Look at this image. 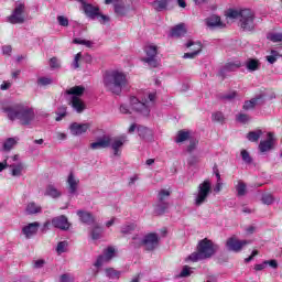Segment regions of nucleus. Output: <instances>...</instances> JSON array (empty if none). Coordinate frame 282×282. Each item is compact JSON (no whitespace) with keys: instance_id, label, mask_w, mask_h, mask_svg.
I'll list each match as a JSON object with an SVG mask.
<instances>
[{"instance_id":"1","label":"nucleus","mask_w":282,"mask_h":282,"mask_svg":"<svg viewBox=\"0 0 282 282\" xmlns=\"http://www.w3.org/2000/svg\"><path fill=\"white\" fill-rule=\"evenodd\" d=\"M127 85V75L119 70H107L104 74V87L107 91L120 96L122 94V88Z\"/></svg>"},{"instance_id":"2","label":"nucleus","mask_w":282,"mask_h":282,"mask_svg":"<svg viewBox=\"0 0 282 282\" xmlns=\"http://www.w3.org/2000/svg\"><path fill=\"white\" fill-rule=\"evenodd\" d=\"M217 252V245L208 238L202 239L196 247V251L188 256V261H204L210 259Z\"/></svg>"},{"instance_id":"3","label":"nucleus","mask_w":282,"mask_h":282,"mask_svg":"<svg viewBox=\"0 0 282 282\" xmlns=\"http://www.w3.org/2000/svg\"><path fill=\"white\" fill-rule=\"evenodd\" d=\"M226 17L229 19H239V25L243 32H252L254 30V12L250 9H229Z\"/></svg>"},{"instance_id":"4","label":"nucleus","mask_w":282,"mask_h":282,"mask_svg":"<svg viewBox=\"0 0 282 282\" xmlns=\"http://www.w3.org/2000/svg\"><path fill=\"white\" fill-rule=\"evenodd\" d=\"M3 113H7L9 120H20L21 124H30L34 120V109L32 108H2Z\"/></svg>"},{"instance_id":"5","label":"nucleus","mask_w":282,"mask_h":282,"mask_svg":"<svg viewBox=\"0 0 282 282\" xmlns=\"http://www.w3.org/2000/svg\"><path fill=\"white\" fill-rule=\"evenodd\" d=\"M210 193H213V185L210 184L209 180H205L197 187V195L194 199L195 206H202L203 204H206Z\"/></svg>"},{"instance_id":"6","label":"nucleus","mask_w":282,"mask_h":282,"mask_svg":"<svg viewBox=\"0 0 282 282\" xmlns=\"http://www.w3.org/2000/svg\"><path fill=\"white\" fill-rule=\"evenodd\" d=\"M137 248H144L147 252H153L160 246V236L155 232L145 235L140 242H134Z\"/></svg>"},{"instance_id":"7","label":"nucleus","mask_w":282,"mask_h":282,"mask_svg":"<svg viewBox=\"0 0 282 282\" xmlns=\"http://www.w3.org/2000/svg\"><path fill=\"white\" fill-rule=\"evenodd\" d=\"M7 21L12 25L25 23V3L17 4L12 13L7 18Z\"/></svg>"},{"instance_id":"8","label":"nucleus","mask_w":282,"mask_h":282,"mask_svg":"<svg viewBox=\"0 0 282 282\" xmlns=\"http://www.w3.org/2000/svg\"><path fill=\"white\" fill-rule=\"evenodd\" d=\"M85 94V87L84 86H74L68 89H66L65 95L72 96L70 97V105L72 107H85L83 104V100H80V96Z\"/></svg>"},{"instance_id":"9","label":"nucleus","mask_w":282,"mask_h":282,"mask_svg":"<svg viewBox=\"0 0 282 282\" xmlns=\"http://www.w3.org/2000/svg\"><path fill=\"white\" fill-rule=\"evenodd\" d=\"M144 52L147 57H143L142 62L148 63L150 67H158V59H155V56H158V45H145Z\"/></svg>"},{"instance_id":"10","label":"nucleus","mask_w":282,"mask_h":282,"mask_svg":"<svg viewBox=\"0 0 282 282\" xmlns=\"http://www.w3.org/2000/svg\"><path fill=\"white\" fill-rule=\"evenodd\" d=\"M250 243V240H239L237 239V236H232L226 241V246L231 252H241V250H243V246H248Z\"/></svg>"},{"instance_id":"11","label":"nucleus","mask_w":282,"mask_h":282,"mask_svg":"<svg viewBox=\"0 0 282 282\" xmlns=\"http://www.w3.org/2000/svg\"><path fill=\"white\" fill-rule=\"evenodd\" d=\"M120 113L123 115H129L131 116V113H137V116H141L142 118H149L150 113H151V109L149 107H120L119 108Z\"/></svg>"},{"instance_id":"12","label":"nucleus","mask_w":282,"mask_h":282,"mask_svg":"<svg viewBox=\"0 0 282 282\" xmlns=\"http://www.w3.org/2000/svg\"><path fill=\"white\" fill-rule=\"evenodd\" d=\"M82 8L84 11V14L91 21H95L96 17L100 12V7H96V6H94L91 3H87L85 1L82 2Z\"/></svg>"},{"instance_id":"13","label":"nucleus","mask_w":282,"mask_h":282,"mask_svg":"<svg viewBox=\"0 0 282 282\" xmlns=\"http://www.w3.org/2000/svg\"><path fill=\"white\" fill-rule=\"evenodd\" d=\"M90 128H91V124L89 123L73 122L69 126V131L72 135H83V133H87V131H89Z\"/></svg>"},{"instance_id":"14","label":"nucleus","mask_w":282,"mask_h":282,"mask_svg":"<svg viewBox=\"0 0 282 282\" xmlns=\"http://www.w3.org/2000/svg\"><path fill=\"white\" fill-rule=\"evenodd\" d=\"M39 228H41L39 221L30 223L22 228V235H24L25 239H32L39 232Z\"/></svg>"},{"instance_id":"15","label":"nucleus","mask_w":282,"mask_h":282,"mask_svg":"<svg viewBox=\"0 0 282 282\" xmlns=\"http://www.w3.org/2000/svg\"><path fill=\"white\" fill-rule=\"evenodd\" d=\"M52 226L59 230H69V226H72V224H69V220L65 215H61L52 219Z\"/></svg>"},{"instance_id":"16","label":"nucleus","mask_w":282,"mask_h":282,"mask_svg":"<svg viewBox=\"0 0 282 282\" xmlns=\"http://www.w3.org/2000/svg\"><path fill=\"white\" fill-rule=\"evenodd\" d=\"M77 216L79 217V221H82V224H86V226L96 224V217L91 212L79 209L77 210Z\"/></svg>"},{"instance_id":"17","label":"nucleus","mask_w":282,"mask_h":282,"mask_svg":"<svg viewBox=\"0 0 282 282\" xmlns=\"http://www.w3.org/2000/svg\"><path fill=\"white\" fill-rule=\"evenodd\" d=\"M274 147V134L272 132L268 133V139L260 141L259 151L260 153H267V151H272Z\"/></svg>"},{"instance_id":"18","label":"nucleus","mask_w":282,"mask_h":282,"mask_svg":"<svg viewBox=\"0 0 282 282\" xmlns=\"http://www.w3.org/2000/svg\"><path fill=\"white\" fill-rule=\"evenodd\" d=\"M124 142H127V135H121L119 138H115L111 143V149L113 151V155L120 156L122 154V147H124Z\"/></svg>"},{"instance_id":"19","label":"nucleus","mask_w":282,"mask_h":282,"mask_svg":"<svg viewBox=\"0 0 282 282\" xmlns=\"http://www.w3.org/2000/svg\"><path fill=\"white\" fill-rule=\"evenodd\" d=\"M193 45L195 46V51L185 53L183 58H195L202 52V42L189 41L186 43V47H193Z\"/></svg>"},{"instance_id":"20","label":"nucleus","mask_w":282,"mask_h":282,"mask_svg":"<svg viewBox=\"0 0 282 282\" xmlns=\"http://www.w3.org/2000/svg\"><path fill=\"white\" fill-rule=\"evenodd\" d=\"M111 147V138L104 137L102 139H99L97 142L90 143V149L93 151H97V149H109Z\"/></svg>"},{"instance_id":"21","label":"nucleus","mask_w":282,"mask_h":282,"mask_svg":"<svg viewBox=\"0 0 282 282\" xmlns=\"http://www.w3.org/2000/svg\"><path fill=\"white\" fill-rule=\"evenodd\" d=\"M207 28L214 30V28H225L224 22H221V18L219 15H210L206 20Z\"/></svg>"},{"instance_id":"22","label":"nucleus","mask_w":282,"mask_h":282,"mask_svg":"<svg viewBox=\"0 0 282 282\" xmlns=\"http://www.w3.org/2000/svg\"><path fill=\"white\" fill-rule=\"evenodd\" d=\"M186 24L178 23L174 28H172L170 35L180 39V36H186Z\"/></svg>"},{"instance_id":"23","label":"nucleus","mask_w":282,"mask_h":282,"mask_svg":"<svg viewBox=\"0 0 282 282\" xmlns=\"http://www.w3.org/2000/svg\"><path fill=\"white\" fill-rule=\"evenodd\" d=\"M80 183V180L76 178L74 176V173H70L67 178V184H68V192L70 195H74L76 191H78V184Z\"/></svg>"},{"instance_id":"24","label":"nucleus","mask_w":282,"mask_h":282,"mask_svg":"<svg viewBox=\"0 0 282 282\" xmlns=\"http://www.w3.org/2000/svg\"><path fill=\"white\" fill-rule=\"evenodd\" d=\"M169 210V202L158 200L154 205L155 215H164Z\"/></svg>"},{"instance_id":"25","label":"nucleus","mask_w":282,"mask_h":282,"mask_svg":"<svg viewBox=\"0 0 282 282\" xmlns=\"http://www.w3.org/2000/svg\"><path fill=\"white\" fill-rule=\"evenodd\" d=\"M246 67L248 72H257L261 67V62H259L257 58H249L247 61Z\"/></svg>"},{"instance_id":"26","label":"nucleus","mask_w":282,"mask_h":282,"mask_svg":"<svg viewBox=\"0 0 282 282\" xmlns=\"http://www.w3.org/2000/svg\"><path fill=\"white\" fill-rule=\"evenodd\" d=\"M105 230L102 229V226L100 225H95L90 231V237L94 241H98L102 237V232Z\"/></svg>"},{"instance_id":"27","label":"nucleus","mask_w":282,"mask_h":282,"mask_svg":"<svg viewBox=\"0 0 282 282\" xmlns=\"http://www.w3.org/2000/svg\"><path fill=\"white\" fill-rule=\"evenodd\" d=\"M171 0H155L152 6L156 12H162V10H166L169 8V2Z\"/></svg>"},{"instance_id":"28","label":"nucleus","mask_w":282,"mask_h":282,"mask_svg":"<svg viewBox=\"0 0 282 282\" xmlns=\"http://www.w3.org/2000/svg\"><path fill=\"white\" fill-rule=\"evenodd\" d=\"M189 139H191V132L189 131L180 130L177 132L176 138H175V142H176V144H180L182 142H186V140H189Z\"/></svg>"},{"instance_id":"29","label":"nucleus","mask_w":282,"mask_h":282,"mask_svg":"<svg viewBox=\"0 0 282 282\" xmlns=\"http://www.w3.org/2000/svg\"><path fill=\"white\" fill-rule=\"evenodd\" d=\"M138 228V225L135 223H130L127 225L121 226V235H131L133 230Z\"/></svg>"},{"instance_id":"30","label":"nucleus","mask_w":282,"mask_h":282,"mask_svg":"<svg viewBox=\"0 0 282 282\" xmlns=\"http://www.w3.org/2000/svg\"><path fill=\"white\" fill-rule=\"evenodd\" d=\"M261 135H263V131L261 130L250 131L247 134V139L249 140V142H259V138H261Z\"/></svg>"},{"instance_id":"31","label":"nucleus","mask_w":282,"mask_h":282,"mask_svg":"<svg viewBox=\"0 0 282 282\" xmlns=\"http://www.w3.org/2000/svg\"><path fill=\"white\" fill-rule=\"evenodd\" d=\"M10 169H12L11 175L13 177H19V176H21V173L23 172V164L22 163L12 164V165H10Z\"/></svg>"},{"instance_id":"32","label":"nucleus","mask_w":282,"mask_h":282,"mask_svg":"<svg viewBox=\"0 0 282 282\" xmlns=\"http://www.w3.org/2000/svg\"><path fill=\"white\" fill-rule=\"evenodd\" d=\"M236 191L238 197H243L247 193V185L243 183V181H239L238 184L236 185Z\"/></svg>"},{"instance_id":"33","label":"nucleus","mask_w":282,"mask_h":282,"mask_svg":"<svg viewBox=\"0 0 282 282\" xmlns=\"http://www.w3.org/2000/svg\"><path fill=\"white\" fill-rule=\"evenodd\" d=\"M26 213H29V215H36V213H41V206L36 205V203H29Z\"/></svg>"},{"instance_id":"34","label":"nucleus","mask_w":282,"mask_h":282,"mask_svg":"<svg viewBox=\"0 0 282 282\" xmlns=\"http://www.w3.org/2000/svg\"><path fill=\"white\" fill-rule=\"evenodd\" d=\"M262 204H264L265 206H272V204H274V195L270 194V193H265L262 195Z\"/></svg>"},{"instance_id":"35","label":"nucleus","mask_w":282,"mask_h":282,"mask_svg":"<svg viewBox=\"0 0 282 282\" xmlns=\"http://www.w3.org/2000/svg\"><path fill=\"white\" fill-rule=\"evenodd\" d=\"M115 254H116V249L113 247H108L104 251V259H106V261H111L113 259Z\"/></svg>"},{"instance_id":"36","label":"nucleus","mask_w":282,"mask_h":282,"mask_svg":"<svg viewBox=\"0 0 282 282\" xmlns=\"http://www.w3.org/2000/svg\"><path fill=\"white\" fill-rule=\"evenodd\" d=\"M46 195H48L50 197H61V192H58V189H56L54 185H48L46 187Z\"/></svg>"},{"instance_id":"37","label":"nucleus","mask_w":282,"mask_h":282,"mask_svg":"<svg viewBox=\"0 0 282 282\" xmlns=\"http://www.w3.org/2000/svg\"><path fill=\"white\" fill-rule=\"evenodd\" d=\"M106 275L109 279H120V271H118L113 268H108V269H106Z\"/></svg>"},{"instance_id":"38","label":"nucleus","mask_w":282,"mask_h":282,"mask_svg":"<svg viewBox=\"0 0 282 282\" xmlns=\"http://www.w3.org/2000/svg\"><path fill=\"white\" fill-rule=\"evenodd\" d=\"M15 144H17V140H14V138H9L4 141L3 149L4 151H12Z\"/></svg>"},{"instance_id":"39","label":"nucleus","mask_w":282,"mask_h":282,"mask_svg":"<svg viewBox=\"0 0 282 282\" xmlns=\"http://www.w3.org/2000/svg\"><path fill=\"white\" fill-rule=\"evenodd\" d=\"M137 131L139 133V137L142 138V140H144V138H147V135L151 133V130L144 126H138Z\"/></svg>"},{"instance_id":"40","label":"nucleus","mask_w":282,"mask_h":282,"mask_svg":"<svg viewBox=\"0 0 282 282\" xmlns=\"http://www.w3.org/2000/svg\"><path fill=\"white\" fill-rule=\"evenodd\" d=\"M171 197V191L161 189L158 194V202H166V198Z\"/></svg>"},{"instance_id":"41","label":"nucleus","mask_w":282,"mask_h":282,"mask_svg":"<svg viewBox=\"0 0 282 282\" xmlns=\"http://www.w3.org/2000/svg\"><path fill=\"white\" fill-rule=\"evenodd\" d=\"M239 67H241V62H230L225 65V72H235V69H239Z\"/></svg>"},{"instance_id":"42","label":"nucleus","mask_w":282,"mask_h":282,"mask_svg":"<svg viewBox=\"0 0 282 282\" xmlns=\"http://www.w3.org/2000/svg\"><path fill=\"white\" fill-rule=\"evenodd\" d=\"M73 43H74L75 45H85L86 47H91V45H93L91 41H89V40H83V39H80V37H75V39L73 40Z\"/></svg>"},{"instance_id":"43","label":"nucleus","mask_w":282,"mask_h":282,"mask_svg":"<svg viewBox=\"0 0 282 282\" xmlns=\"http://www.w3.org/2000/svg\"><path fill=\"white\" fill-rule=\"evenodd\" d=\"M236 120L241 124H247V122H250V116H248L247 113H239L236 116Z\"/></svg>"},{"instance_id":"44","label":"nucleus","mask_w":282,"mask_h":282,"mask_svg":"<svg viewBox=\"0 0 282 282\" xmlns=\"http://www.w3.org/2000/svg\"><path fill=\"white\" fill-rule=\"evenodd\" d=\"M80 58H83V53H77L74 57V61L72 63V67L74 69H79L80 68Z\"/></svg>"},{"instance_id":"45","label":"nucleus","mask_w":282,"mask_h":282,"mask_svg":"<svg viewBox=\"0 0 282 282\" xmlns=\"http://www.w3.org/2000/svg\"><path fill=\"white\" fill-rule=\"evenodd\" d=\"M279 58V52L276 51H271V55L267 56V61L268 63H270V65H274V63H276Z\"/></svg>"},{"instance_id":"46","label":"nucleus","mask_w":282,"mask_h":282,"mask_svg":"<svg viewBox=\"0 0 282 282\" xmlns=\"http://www.w3.org/2000/svg\"><path fill=\"white\" fill-rule=\"evenodd\" d=\"M212 120L214 122H219L220 124H223V122H225L226 117H224V113L221 112H215L214 115H212Z\"/></svg>"},{"instance_id":"47","label":"nucleus","mask_w":282,"mask_h":282,"mask_svg":"<svg viewBox=\"0 0 282 282\" xmlns=\"http://www.w3.org/2000/svg\"><path fill=\"white\" fill-rule=\"evenodd\" d=\"M53 80L51 77H40L37 79V85H40L41 87H45L47 85H52Z\"/></svg>"},{"instance_id":"48","label":"nucleus","mask_w":282,"mask_h":282,"mask_svg":"<svg viewBox=\"0 0 282 282\" xmlns=\"http://www.w3.org/2000/svg\"><path fill=\"white\" fill-rule=\"evenodd\" d=\"M269 41L272 43H281L282 42V33H272L268 36Z\"/></svg>"},{"instance_id":"49","label":"nucleus","mask_w":282,"mask_h":282,"mask_svg":"<svg viewBox=\"0 0 282 282\" xmlns=\"http://www.w3.org/2000/svg\"><path fill=\"white\" fill-rule=\"evenodd\" d=\"M241 158L246 164H252V156H250V153L247 150L241 151Z\"/></svg>"},{"instance_id":"50","label":"nucleus","mask_w":282,"mask_h":282,"mask_svg":"<svg viewBox=\"0 0 282 282\" xmlns=\"http://www.w3.org/2000/svg\"><path fill=\"white\" fill-rule=\"evenodd\" d=\"M96 19L99 21V23H101L102 25H106V23H109L110 19L108 15H105L102 13H98V15H96Z\"/></svg>"},{"instance_id":"51","label":"nucleus","mask_w":282,"mask_h":282,"mask_svg":"<svg viewBox=\"0 0 282 282\" xmlns=\"http://www.w3.org/2000/svg\"><path fill=\"white\" fill-rule=\"evenodd\" d=\"M57 22L62 28H67L69 25V19L65 18V15H58Z\"/></svg>"},{"instance_id":"52","label":"nucleus","mask_w":282,"mask_h":282,"mask_svg":"<svg viewBox=\"0 0 282 282\" xmlns=\"http://www.w3.org/2000/svg\"><path fill=\"white\" fill-rule=\"evenodd\" d=\"M237 98V90H231L228 94L221 96L223 100H235Z\"/></svg>"},{"instance_id":"53","label":"nucleus","mask_w":282,"mask_h":282,"mask_svg":"<svg viewBox=\"0 0 282 282\" xmlns=\"http://www.w3.org/2000/svg\"><path fill=\"white\" fill-rule=\"evenodd\" d=\"M149 102H155V93H150L148 95V99L142 101L141 105H142V107H147V105H149Z\"/></svg>"},{"instance_id":"54","label":"nucleus","mask_w":282,"mask_h":282,"mask_svg":"<svg viewBox=\"0 0 282 282\" xmlns=\"http://www.w3.org/2000/svg\"><path fill=\"white\" fill-rule=\"evenodd\" d=\"M115 12L116 14H120V17L124 15V6L122 3L115 4Z\"/></svg>"},{"instance_id":"55","label":"nucleus","mask_w":282,"mask_h":282,"mask_svg":"<svg viewBox=\"0 0 282 282\" xmlns=\"http://www.w3.org/2000/svg\"><path fill=\"white\" fill-rule=\"evenodd\" d=\"M50 67H51V69H59L61 63H58V58L52 57L50 59Z\"/></svg>"},{"instance_id":"56","label":"nucleus","mask_w":282,"mask_h":282,"mask_svg":"<svg viewBox=\"0 0 282 282\" xmlns=\"http://www.w3.org/2000/svg\"><path fill=\"white\" fill-rule=\"evenodd\" d=\"M65 248H67V241L58 242L56 248L57 253L63 254V252H65Z\"/></svg>"},{"instance_id":"57","label":"nucleus","mask_w":282,"mask_h":282,"mask_svg":"<svg viewBox=\"0 0 282 282\" xmlns=\"http://www.w3.org/2000/svg\"><path fill=\"white\" fill-rule=\"evenodd\" d=\"M180 276L182 279L186 278V276H191V267L188 265H184L181 273H180Z\"/></svg>"},{"instance_id":"58","label":"nucleus","mask_w":282,"mask_h":282,"mask_svg":"<svg viewBox=\"0 0 282 282\" xmlns=\"http://www.w3.org/2000/svg\"><path fill=\"white\" fill-rule=\"evenodd\" d=\"M197 144H199V141L197 140H192L187 147V152L193 153L195 149H197Z\"/></svg>"},{"instance_id":"59","label":"nucleus","mask_w":282,"mask_h":282,"mask_svg":"<svg viewBox=\"0 0 282 282\" xmlns=\"http://www.w3.org/2000/svg\"><path fill=\"white\" fill-rule=\"evenodd\" d=\"M105 261H106L105 256H99L96 262L94 263L95 268L102 267V263H105Z\"/></svg>"},{"instance_id":"60","label":"nucleus","mask_w":282,"mask_h":282,"mask_svg":"<svg viewBox=\"0 0 282 282\" xmlns=\"http://www.w3.org/2000/svg\"><path fill=\"white\" fill-rule=\"evenodd\" d=\"M257 102H259V98H252L249 101H246L243 107H257Z\"/></svg>"},{"instance_id":"61","label":"nucleus","mask_w":282,"mask_h":282,"mask_svg":"<svg viewBox=\"0 0 282 282\" xmlns=\"http://www.w3.org/2000/svg\"><path fill=\"white\" fill-rule=\"evenodd\" d=\"M264 264L270 265V268H273V269L279 268V262H276V260H265Z\"/></svg>"},{"instance_id":"62","label":"nucleus","mask_w":282,"mask_h":282,"mask_svg":"<svg viewBox=\"0 0 282 282\" xmlns=\"http://www.w3.org/2000/svg\"><path fill=\"white\" fill-rule=\"evenodd\" d=\"M258 254H259V250H253L251 256L245 259V263H250V261H252V259H254V257H257Z\"/></svg>"},{"instance_id":"63","label":"nucleus","mask_w":282,"mask_h":282,"mask_svg":"<svg viewBox=\"0 0 282 282\" xmlns=\"http://www.w3.org/2000/svg\"><path fill=\"white\" fill-rule=\"evenodd\" d=\"M2 52L3 54H6L7 56H10V54H12V46L11 45H6L2 47Z\"/></svg>"},{"instance_id":"64","label":"nucleus","mask_w":282,"mask_h":282,"mask_svg":"<svg viewBox=\"0 0 282 282\" xmlns=\"http://www.w3.org/2000/svg\"><path fill=\"white\" fill-rule=\"evenodd\" d=\"M61 282H74V280H72L69 274H62L61 275Z\"/></svg>"}]
</instances>
